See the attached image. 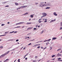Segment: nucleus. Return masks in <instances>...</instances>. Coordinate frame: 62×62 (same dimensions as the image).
<instances>
[{
  "label": "nucleus",
  "instance_id": "f257e3e1",
  "mask_svg": "<svg viewBox=\"0 0 62 62\" xmlns=\"http://www.w3.org/2000/svg\"><path fill=\"white\" fill-rule=\"evenodd\" d=\"M42 14L44 16V17H45L46 16V15H47V14L45 13H42Z\"/></svg>",
  "mask_w": 62,
  "mask_h": 62
},
{
  "label": "nucleus",
  "instance_id": "f03ea898",
  "mask_svg": "<svg viewBox=\"0 0 62 62\" xmlns=\"http://www.w3.org/2000/svg\"><path fill=\"white\" fill-rule=\"evenodd\" d=\"M26 6H23L21 7V8H25L26 7Z\"/></svg>",
  "mask_w": 62,
  "mask_h": 62
},
{
  "label": "nucleus",
  "instance_id": "7ed1b4c3",
  "mask_svg": "<svg viewBox=\"0 0 62 62\" xmlns=\"http://www.w3.org/2000/svg\"><path fill=\"white\" fill-rule=\"evenodd\" d=\"M54 21H55V20H52L50 22V23H52V22H54Z\"/></svg>",
  "mask_w": 62,
  "mask_h": 62
},
{
  "label": "nucleus",
  "instance_id": "20e7f679",
  "mask_svg": "<svg viewBox=\"0 0 62 62\" xmlns=\"http://www.w3.org/2000/svg\"><path fill=\"white\" fill-rule=\"evenodd\" d=\"M8 60H9V59H7L6 60H5L4 62H7V61H8Z\"/></svg>",
  "mask_w": 62,
  "mask_h": 62
},
{
  "label": "nucleus",
  "instance_id": "39448f33",
  "mask_svg": "<svg viewBox=\"0 0 62 62\" xmlns=\"http://www.w3.org/2000/svg\"><path fill=\"white\" fill-rule=\"evenodd\" d=\"M9 53V51H8L7 52L5 53V54L6 55V54H8Z\"/></svg>",
  "mask_w": 62,
  "mask_h": 62
},
{
  "label": "nucleus",
  "instance_id": "423d86ee",
  "mask_svg": "<svg viewBox=\"0 0 62 62\" xmlns=\"http://www.w3.org/2000/svg\"><path fill=\"white\" fill-rule=\"evenodd\" d=\"M54 14L55 16H57V14H56V12H54Z\"/></svg>",
  "mask_w": 62,
  "mask_h": 62
},
{
  "label": "nucleus",
  "instance_id": "0eeeda50",
  "mask_svg": "<svg viewBox=\"0 0 62 62\" xmlns=\"http://www.w3.org/2000/svg\"><path fill=\"white\" fill-rule=\"evenodd\" d=\"M31 23H26L27 25H28V24H30Z\"/></svg>",
  "mask_w": 62,
  "mask_h": 62
},
{
  "label": "nucleus",
  "instance_id": "6e6552de",
  "mask_svg": "<svg viewBox=\"0 0 62 62\" xmlns=\"http://www.w3.org/2000/svg\"><path fill=\"white\" fill-rule=\"evenodd\" d=\"M50 7H47L46 9H50Z\"/></svg>",
  "mask_w": 62,
  "mask_h": 62
},
{
  "label": "nucleus",
  "instance_id": "1a4fd4ad",
  "mask_svg": "<svg viewBox=\"0 0 62 62\" xmlns=\"http://www.w3.org/2000/svg\"><path fill=\"white\" fill-rule=\"evenodd\" d=\"M56 39V38H55V37H54V38H53L52 39L53 40H54V39Z\"/></svg>",
  "mask_w": 62,
  "mask_h": 62
},
{
  "label": "nucleus",
  "instance_id": "9d476101",
  "mask_svg": "<svg viewBox=\"0 0 62 62\" xmlns=\"http://www.w3.org/2000/svg\"><path fill=\"white\" fill-rule=\"evenodd\" d=\"M28 13H27V12H26L25 14H23V15H27V14H28Z\"/></svg>",
  "mask_w": 62,
  "mask_h": 62
},
{
  "label": "nucleus",
  "instance_id": "9b49d317",
  "mask_svg": "<svg viewBox=\"0 0 62 62\" xmlns=\"http://www.w3.org/2000/svg\"><path fill=\"white\" fill-rule=\"evenodd\" d=\"M20 23V24H23V23H24V22H22Z\"/></svg>",
  "mask_w": 62,
  "mask_h": 62
},
{
  "label": "nucleus",
  "instance_id": "f8f14e48",
  "mask_svg": "<svg viewBox=\"0 0 62 62\" xmlns=\"http://www.w3.org/2000/svg\"><path fill=\"white\" fill-rule=\"evenodd\" d=\"M6 55V54H3L2 55V57H3V56H5V55Z\"/></svg>",
  "mask_w": 62,
  "mask_h": 62
},
{
  "label": "nucleus",
  "instance_id": "ddd939ff",
  "mask_svg": "<svg viewBox=\"0 0 62 62\" xmlns=\"http://www.w3.org/2000/svg\"><path fill=\"white\" fill-rule=\"evenodd\" d=\"M45 21H44V22H45V23H46L47 22V19H45Z\"/></svg>",
  "mask_w": 62,
  "mask_h": 62
},
{
  "label": "nucleus",
  "instance_id": "4468645a",
  "mask_svg": "<svg viewBox=\"0 0 62 62\" xmlns=\"http://www.w3.org/2000/svg\"><path fill=\"white\" fill-rule=\"evenodd\" d=\"M51 39H49L48 40H47V41H50V40H51Z\"/></svg>",
  "mask_w": 62,
  "mask_h": 62
},
{
  "label": "nucleus",
  "instance_id": "2eb2a0df",
  "mask_svg": "<svg viewBox=\"0 0 62 62\" xmlns=\"http://www.w3.org/2000/svg\"><path fill=\"white\" fill-rule=\"evenodd\" d=\"M7 2L6 1V2H2V4H6Z\"/></svg>",
  "mask_w": 62,
  "mask_h": 62
},
{
  "label": "nucleus",
  "instance_id": "dca6fc26",
  "mask_svg": "<svg viewBox=\"0 0 62 62\" xmlns=\"http://www.w3.org/2000/svg\"><path fill=\"white\" fill-rule=\"evenodd\" d=\"M15 4L16 6H17V5H18V3H15Z\"/></svg>",
  "mask_w": 62,
  "mask_h": 62
},
{
  "label": "nucleus",
  "instance_id": "f3484780",
  "mask_svg": "<svg viewBox=\"0 0 62 62\" xmlns=\"http://www.w3.org/2000/svg\"><path fill=\"white\" fill-rule=\"evenodd\" d=\"M57 56H61V54H57Z\"/></svg>",
  "mask_w": 62,
  "mask_h": 62
},
{
  "label": "nucleus",
  "instance_id": "a211bd4d",
  "mask_svg": "<svg viewBox=\"0 0 62 62\" xmlns=\"http://www.w3.org/2000/svg\"><path fill=\"white\" fill-rule=\"evenodd\" d=\"M18 24H20V23L16 24V25H18Z\"/></svg>",
  "mask_w": 62,
  "mask_h": 62
},
{
  "label": "nucleus",
  "instance_id": "6ab92c4d",
  "mask_svg": "<svg viewBox=\"0 0 62 62\" xmlns=\"http://www.w3.org/2000/svg\"><path fill=\"white\" fill-rule=\"evenodd\" d=\"M31 17V18H33V15H31L30 16Z\"/></svg>",
  "mask_w": 62,
  "mask_h": 62
},
{
  "label": "nucleus",
  "instance_id": "aec40b11",
  "mask_svg": "<svg viewBox=\"0 0 62 62\" xmlns=\"http://www.w3.org/2000/svg\"><path fill=\"white\" fill-rule=\"evenodd\" d=\"M6 36V35H0V37H2V36Z\"/></svg>",
  "mask_w": 62,
  "mask_h": 62
},
{
  "label": "nucleus",
  "instance_id": "412c9836",
  "mask_svg": "<svg viewBox=\"0 0 62 62\" xmlns=\"http://www.w3.org/2000/svg\"><path fill=\"white\" fill-rule=\"evenodd\" d=\"M61 50V48H59L58 49L57 51H59L60 50Z\"/></svg>",
  "mask_w": 62,
  "mask_h": 62
},
{
  "label": "nucleus",
  "instance_id": "4be33fe9",
  "mask_svg": "<svg viewBox=\"0 0 62 62\" xmlns=\"http://www.w3.org/2000/svg\"><path fill=\"white\" fill-rule=\"evenodd\" d=\"M39 7H41V4H39Z\"/></svg>",
  "mask_w": 62,
  "mask_h": 62
},
{
  "label": "nucleus",
  "instance_id": "5701e85b",
  "mask_svg": "<svg viewBox=\"0 0 62 62\" xmlns=\"http://www.w3.org/2000/svg\"><path fill=\"white\" fill-rule=\"evenodd\" d=\"M8 31L6 32H5V34H8Z\"/></svg>",
  "mask_w": 62,
  "mask_h": 62
},
{
  "label": "nucleus",
  "instance_id": "b1692460",
  "mask_svg": "<svg viewBox=\"0 0 62 62\" xmlns=\"http://www.w3.org/2000/svg\"><path fill=\"white\" fill-rule=\"evenodd\" d=\"M20 27H21V26H18L16 27V28H20Z\"/></svg>",
  "mask_w": 62,
  "mask_h": 62
},
{
  "label": "nucleus",
  "instance_id": "393cba45",
  "mask_svg": "<svg viewBox=\"0 0 62 62\" xmlns=\"http://www.w3.org/2000/svg\"><path fill=\"white\" fill-rule=\"evenodd\" d=\"M15 31H12V32H10V33H14V32Z\"/></svg>",
  "mask_w": 62,
  "mask_h": 62
},
{
  "label": "nucleus",
  "instance_id": "a878e982",
  "mask_svg": "<svg viewBox=\"0 0 62 62\" xmlns=\"http://www.w3.org/2000/svg\"><path fill=\"white\" fill-rule=\"evenodd\" d=\"M54 56H55V55H53L52 56V57H54Z\"/></svg>",
  "mask_w": 62,
  "mask_h": 62
},
{
  "label": "nucleus",
  "instance_id": "bb28decb",
  "mask_svg": "<svg viewBox=\"0 0 62 62\" xmlns=\"http://www.w3.org/2000/svg\"><path fill=\"white\" fill-rule=\"evenodd\" d=\"M40 46H38L37 47V48L38 49H39V48H40Z\"/></svg>",
  "mask_w": 62,
  "mask_h": 62
},
{
  "label": "nucleus",
  "instance_id": "cd10ccee",
  "mask_svg": "<svg viewBox=\"0 0 62 62\" xmlns=\"http://www.w3.org/2000/svg\"><path fill=\"white\" fill-rule=\"evenodd\" d=\"M43 6H44V5L41 4V7H43Z\"/></svg>",
  "mask_w": 62,
  "mask_h": 62
},
{
  "label": "nucleus",
  "instance_id": "c85d7f7f",
  "mask_svg": "<svg viewBox=\"0 0 62 62\" xmlns=\"http://www.w3.org/2000/svg\"><path fill=\"white\" fill-rule=\"evenodd\" d=\"M3 48V46H1L0 47V48H1V49Z\"/></svg>",
  "mask_w": 62,
  "mask_h": 62
},
{
  "label": "nucleus",
  "instance_id": "c756f323",
  "mask_svg": "<svg viewBox=\"0 0 62 62\" xmlns=\"http://www.w3.org/2000/svg\"><path fill=\"white\" fill-rule=\"evenodd\" d=\"M61 26H62V22L61 23Z\"/></svg>",
  "mask_w": 62,
  "mask_h": 62
},
{
  "label": "nucleus",
  "instance_id": "7c9ffc66",
  "mask_svg": "<svg viewBox=\"0 0 62 62\" xmlns=\"http://www.w3.org/2000/svg\"><path fill=\"white\" fill-rule=\"evenodd\" d=\"M5 25L4 24H1V26H4Z\"/></svg>",
  "mask_w": 62,
  "mask_h": 62
},
{
  "label": "nucleus",
  "instance_id": "2f4dec72",
  "mask_svg": "<svg viewBox=\"0 0 62 62\" xmlns=\"http://www.w3.org/2000/svg\"><path fill=\"white\" fill-rule=\"evenodd\" d=\"M43 32H44V31H42L41 32V33H43Z\"/></svg>",
  "mask_w": 62,
  "mask_h": 62
},
{
  "label": "nucleus",
  "instance_id": "473e14b6",
  "mask_svg": "<svg viewBox=\"0 0 62 62\" xmlns=\"http://www.w3.org/2000/svg\"><path fill=\"white\" fill-rule=\"evenodd\" d=\"M2 57H3V56L2 55L0 56V58H2Z\"/></svg>",
  "mask_w": 62,
  "mask_h": 62
},
{
  "label": "nucleus",
  "instance_id": "72a5a7b5",
  "mask_svg": "<svg viewBox=\"0 0 62 62\" xmlns=\"http://www.w3.org/2000/svg\"><path fill=\"white\" fill-rule=\"evenodd\" d=\"M31 29V28L30 27L29 28H28L27 29Z\"/></svg>",
  "mask_w": 62,
  "mask_h": 62
},
{
  "label": "nucleus",
  "instance_id": "f704fd0d",
  "mask_svg": "<svg viewBox=\"0 0 62 62\" xmlns=\"http://www.w3.org/2000/svg\"><path fill=\"white\" fill-rule=\"evenodd\" d=\"M15 50V49H13L12 50H11V51H14V50Z\"/></svg>",
  "mask_w": 62,
  "mask_h": 62
},
{
  "label": "nucleus",
  "instance_id": "c9c22d12",
  "mask_svg": "<svg viewBox=\"0 0 62 62\" xmlns=\"http://www.w3.org/2000/svg\"><path fill=\"white\" fill-rule=\"evenodd\" d=\"M36 61H35V60H33V62H36Z\"/></svg>",
  "mask_w": 62,
  "mask_h": 62
},
{
  "label": "nucleus",
  "instance_id": "e433bc0d",
  "mask_svg": "<svg viewBox=\"0 0 62 62\" xmlns=\"http://www.w3.org/2000/svg\"><path fill=\"white\" fill-rule=\"evenodd\" d=\"M9 7V6H8V5L6 6H5L6 7Z\"/></svg>",
  "mask_w": 62,
  "mask_h": 62
},
{
  "label": "nucleus",
  "instance_id": "4c0bfd02",
  "mask_svg": "<svg viewBox=\"0 0 62 62\" xmlns=\"http://www.w3.org/2000/svg\"><path fill=\"white\" fill-rule=\"evenodd\" d=\"M34 30H37V28H34V29H33Z\"/></svg>",
  "mask_w": 62,
  "mask_h": 62
},
{
  "label": "nucleus",
  "instance_id": "58836bf2",
  "mask_svg": "<svg viewBox=\"0 0 62 62\" xmlns=\"http://www.w3.org/2000/svg\"><path fill=\"white\" fill-rule=\"evenodd\" d=\"M61 59V58H59L58 59V60H60Z\"/></svg>",
  "mask_w": 62,
  "mask_h": 62
},
{
  "label": "nucleus",
  "instance_id": "ea45409f",
  "mask_svg": "<svg viewBox=\"0 0 62 62\" xmlns=\"http://www.w3.org/2000/svg\"><path fill=\"white\" fill-rule=\"evenodd\" d=\"M18 62H20V59H18Z\"/></svg>",
  "mask_w": 62,
  "mask_h": 62
},
{
  "label": "nucleus",
  "instance_id": "a19ab883",
  "mask_svg": "<svg viewBox=\"0 0 62 62\" xmlns=\"http://www.w3.org/2000/svg\"><path fill=\"white\" fill-rule=\"evenodd\" d=\"M35 57L36 59V58H38V56H36Z\"/></svg>",
  "mask_w": 62,
  "mask_h": 62
},
{
  "label": "nucleus",
  "instance_id": "79ce46f5",
  "mask_svg": "<svg viewBox=\"0 0 62 62\" xmlns=\"http://www.w3.org/2000/svg\"><path fill=\"white\" fill-rule=\"evenodd\" d=\"M35 4H36V5H37L38 4V2H35Z\"/></svg>",
  "mask_w": 62,
  "mask_h": 62
},
{
  "label": "nucleus",
  "instance_id": "37998d69",
  "mask_svg": "<svg viewBox=\"0 0 62 62\" xmlns=\"http://www.w3.org/2000/svg\"><path fill=\"white\" fill-rule=\"evenodd\" d=\"M10 41H12L13 40V39H10Z\"/></svg>",
  "mask_w": 62,
  "mask_h": 62
},
{
  "label": "nucleus",
  "instance_id": "c03bdc74",
  "mask_svg": "<svg viewBox=\"0 0 62 62\" xmlns=\"http://www.w3.org/2000/svg\"><path fill=\"white\" fill-rule=\"evenodd\" d=\"M47 41V40H45V41H44V42H46V41Z\"/></svg>",
  "mask_w": 62,
  "mask_h": 62
},
{
  "label": "nucleus",
  "instance_id": "a18cd8bd",
  "mask_svg": "<svg viewBox=\"0 0 62 62\" xmlns=\"http://www.w3.org/2000/svg\"><path fill=\"white\" fill-rule=\"evenodd\" d=\"M19 41V40L18 39H17L16 40V41Z\"/></svg>",
  "mask_w": 62,
  "mask_h": 62
},
{
  "label": "nucleus",
  "instance_id": "49530a36",
  "mask_svg": "<svg viewBox=\"0 0 62 62\" xmlns=\"http://www.w3.org/2000/svg\"><path fill=\"white\" fill-rule=\"evenodd\" d=\"M46 47L45 48H43V50H45V49H46Z\"/></svg>",
  "mask_w": 62,
  "mask_h": 62
},
{
  "label": "nucleus",
  "instance_id": "de8ad7c7",
  "mask_svg": "<svg viewBox=\"0 0 62 62\" xmlns=\"http://www.w3.org/2000/svg\"><path fill=\"white\" fill-rule=\"evenodd\" d=\"M44 16H42L41 17V18H43V17H44Z\"/></svg>",
  "mask_w": 62,
  "mask_h": 62
},
{
  "label": "nucleus",
  "instance_id": "09e8293b",
  "mask_svg": "<svg viewBox=\"0 0 62 62\" xmlns=\"http://www.w3.org/2000/svg\"><path fill=\"white\" fill-rule=\"evenodd\" d=\"M21 7L18 8V9H21Z\"/></svg>",
  "mask_w": 62,
  "mask_h": 62
},
{
  "label": "nucleus",
  "instance_id": "8fccbe9b",
  "mask_svg": "<svg viewBox=\"0 0 62 62\" xmlns=\"http://www.w3.org/2000/svg\"><path fill=\"white\" fill-rule=\"evenodd\" d=\"M58 61H61V60H58Z\"/></svg>",
  "mask_w": 62,
  "mask_h": 62
},
{
  "label": "nucleus",
  "instance_id": "3c124183",
  "mask_svg": "<svg viewBox=\"0 0 62 62\" xmlns=\"http://www.w3.org/2000/svg\"><path fill=\"white\" fill-rule=\"evenodd\" d=\"M60 29H62V27H61L60 28Z\"/></svg>",
  "mask_w": 62,
  "mask_h": 62
},
{
  "label": "nucleus",
  "instance_id": "603ef678",
  "mask_svg": "<svg viewBox=\"0 0 62 62\" xmlns=\"http://www.w3.org/2000/svg\"><path fill=\"white\" fill-rule=\"evenodd\" d=\"M31 43H30V44H29L28 45H31Z\"/></svg>",
  "mask_w": 62,
  "mask_h": 62
},
{
  "label": "nucleus",
  "instance_id": "864d4df0",
  "mask_svg": "<svg viewBox=\"0 0 62 62\" xmlns=\"http://www.w3.org/2000/svg\"><path fill=\"white\" fill-rule=\"evenodd\" d=\"M39 23H41V21H39Z\"/></svg>",
  "mask_w": 62,
  "mask_h": 62
},
{
  "label": "nucleus",
  "instance_id": "5fc2aeb1",
  "mask_svg": "<svg viewBox=\"0 0 62 62\" xmlns=\"http://www.w3.org/2000/svg\"><path fill=\"white\" fill-rule=\"evenodd\" d=\"M17 33V31H16L14 32V33Z\"/></svg>",
  "mask_w": 62,
  "mask_h": 62
},
{
  "label": "nucleus",
  "instance_id": "6e6d98bb",
  "mask_svg": "<svg viewBox=\"0 0 62 62\" xmlns=\"http://www.w3.org/2000/svg\"><path fill=\"white\" fill-rule=\"evenodd\" d=\"M28 53L25 56H27V55H28Z\"/></svg>",
  "mask_w": 62,
  "mask_h": 62
},
{
  "label": "nucleus",
  "instance_id": "4d7b16f0",
  "mask_svg": "<svg viewBox=\"0 0 62 62\" xmlns=\"http://www.w3.org/2000/svg\"><path fill=\"white\" fill-rule=\"evenodd\" d=\"M23 50H25V47H24L23 48Z\"/></svg>",
  "mask_w": 62,
  "mask_h": 62
},
{
  "label": "nucleus",
  "instance_id": "13d9d810",
  "mask_svg": "<svg viewBox=\"0 0 62 62\" xmlns=\"http://www.w3.org/2000/svg\"><path fill=\"white\" fill-rule=\"evenodd\" d=\"M55 59V58H53V59H52V60H54Z\"/></svg>",
  "mask_w": 62,
  "mask_h": 62
},
{
  "label": "nucleus",
  "instance_id": "bf43d9fd",
  "mask_svg": "<svg viewBox=\"0 0 62 62\" xmlns=\"http://www.w3.org/2000/svg\"><path fill=\"white\" fill-rule=\"evenodd\" d=\"M41 49H43V47L41 46Z\"/></svg>",
  "mask_w": 62,
  "mask_h": 62
},
{
  "label": "nucleus",
  "instance_id": "052dcab7",
  "mask_svg": "<svg viewBox=\"0 0 62 62\" xmlns=\"http://www.w3.org/2000/svg\"><path fill=\"white\" fill-rule=\"evenodd\" d=\"M25 60H27V58H25Z\"/></svg>",
  "mask_w": 62,
  "mask_h": 62
},
{
  "label": "nucleus",
  "instance_id": "680f3d73",
  "mask_svg": "<svg viewBox=\"0 0 62 62\" xmlns=\"http://www.w3.org/2000/svg\"><path fill=\"white\" fill-rule=\"evenodd\" d=\"M34 47H35V46H36V45H35L34 46Z\"/></svg>",
  "mask_w": 62,
  "mask_h": 62
},
{
  "label": "nucleus",
  "instance_id": "e2e57ef3",
  "mask_svg": "<svg viewBox=\"0 0 62 62\" xmlns=\"http://www.w3.org/2000/svg\"><path fill=\"white\" fill-rule=\"evenodd\" d=\"M38 45V46H39V45H40V44H37Z\"/></svg>",
  "mask_w": 62,
  "mask_h": 62
},
{
  "label": "nucleus",
  "instance_id": "0e129e2a",
  "mask_svg": "<svg viewBox=\"0 0 62 62\" xmlns=\"http://www.w3.org/2000/svg\"><path fill=\"white\" fill-rule=\"evenodd\" d=\"M46 45H48V43H46Z\"/></svg>",
  "mask_w": 62,
  "mask_h": 62
},
{
  "label": "nucleus",
  "instance_id": "69168bd1",
  "mask_svg": "<svg viewBox=\"0 0 62 62\" xmlns=\"http://www.w3.org/2000/svg\"><path fill=\"white\" fill-rule=\"evenodd\" d=\"M26 56H25L23 58H25V57H26Z\"/></svg>",
  "mask_w": 62,
  "mask_h": 62
},
{
  "label": "nucleus",
  "instance_id": "338daca9",
  "mask_svg": "<svg viewBox=\"0 0 62 62\" xmlns=\"http://www.w3.org/2000/svg\"><path fill=\"white\" fill-rule=\"evenodd\" d=\"M50 62V61L49 60L48 61H47V62Z\"/></svg>",
  "mask_w": 62,
  "mask_h": 62
},
{
  "label": "nucleus",
  "instance_id": "774afa93",
  "mask_svg": "<svg viewBox=\"0 0 62 62\" xmlns=\"http://www.w3.org/2000/svg\"><path fill=\"white\" fill-rule=\"evenodd\" d=\"M29 21H31V18H30L29 19Z\"/></svg>",
  "mask_w": 62,
  "mask_h": 62
}]
</instances>
